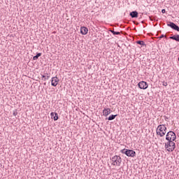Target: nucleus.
Instances as JSON below:
<instances>
[{
	"label": "nucleus",
	"instance_id": "1",
	"mask_svg": "<svg viewBox=\"0 0 179 179\" xmlns=\"http://www.w3.org/2000/svg\"><path fill=\"white\" fill-rule=\"evenodd\" d=\"M167 132V127L164 124H159L157 128V135H159L161 138H163Z\"/></svg>",
	"mask_w": 179,
	"mask_h": 179
},
{
	"label": "nucleus",
	"instance_id": "2",
	"mask_svg": "<svg viewBox=\"0 0 179 179\" xmlns=\"http://www.w3.org/2000/svg\"><path fill=\"white\" fill-rule=\"evenodd\" d=\"M120 153L126 155L128 157H135V156H136V152L134 151V150H128L126 148L121 150Z\"/></svg>",
	"mask_w": 179,
	"mask_h": 179
},
{
	"label": "nucleus",
	"instance_id": "3",
	"mask_svg": "<svg viewBox=\"0 0 179 179\" xmlns=\"http://www.w3.org/2000/svg\"><path fill=\"white\" fill-rule=\"evenodd\" d=\"M112 162H113L112 164L113 166H121V163L122 162V159L121 157L115 155L114 157H112L111 159Z\"/></svg>",
	"mask_w": 179,
	"mask_h": 179
},
{
	"label": "nucleus",
	"instance_id": "4",
	"mask_svg": "<svg viewBox=\"0 0 179 179\" xmlns=\"http://www.w3.org/2000/svg\"><path fill=\"white\" fill-rule=\"evenodd\" d=\"M177 136L173 131H169L166 135V141H176Z\"/></svg>",
	"mask_w": 179,
	"mask_h": 179
},
{
	"label": "nucleus",
	"instance_id": "5",
	"mask_svg": "<svg viewBox=\"0 0 179 179\" xmlns=\"http://www.w3.org/2000/svg\"><path fill=\"white\" fill-rule=\"evenodd\" d=\"M138 86L139 89H143V90H146L148 87H149V85H148V83L145 81H141L138 83Z\"/></svg>",
	"mask_w": 179,
	"mask_h": 179
},
{
	"label": "nucleus",
	"instance_id": "6",
	"mask_svg": "<svg viewBox=\"0 0 179 179\" xmlns=\"http://www.w3.org/2000/svg\"><path fill=\"white\" fill-rule=\"evenodd\" d=\"M58 82H59V78L58 77H52L51 80V85L54 87H56L57 85H58Z\"/></svg>",
	"mask_w": 179,
	"mask_h": 179
},
{
	"label": "nucleus",
	"instance_id": "7",
	"mask_svg": "<svg viewBox=\"0 0 179 179\" xmlns=\"http://www.w3.org/2000/svg\"><path fill=\"white\" fill-rule=\"evenodd\" d=\"M176 149V143H174V141H169V148L167 149L168 152H173Z\"/></svg>",
	"mask_w": 179,
	"mask_h": 179
},
{
	"label": "nucleus",
	"instance_id": "8",
	"mask_svg": "<svg viewBox=\"0 0 179 179\" xmlns=\"http://www.w3.org/2000/svg\"><path fill=\"white\" fill-rule=\"evenodd\" d=\"M102 113L104 117H108V115L111 114V109L110 108H104Z\"/></svg>",
	"mask_w": 179,
	"mask_h": 179
},
{
	"label": "nucleus",
	"instance_id": "9",
	"mask_svg": "<svg viewBox=\"0 0 179 179\" xmlns=\"http://www.w3.org/2000/svg\"><path fill=\"white\" fill-rule=\"evenodd\" d=\"M50 116H51L52 120H54V121H58V119L59 118L58 117V113H54V112H52L50 113Z\"/></svg>",
	"mask_w": 179,
	"mask_h": 179
},
{
	"label": "nucleus",
	"instance_id": "10",
	"mask_svg": "<svg viewBox=\"0 0 179 179\" xmlns=\"http://www.w3.org/2000/svg\"><path fill=\"white\" fill-rule=\"evenodd\" d=\"M89 31V29L86 27H81L80 28V33L83 36L86 35V34Z\"/></svg>",
	"mask_w": 179,
	"mask_h": 179
},
{
	"label": "nucleus",
	"instance_id": "11",
	"mask_svg": "<svg viewBox=\"0 0 179 179\" xmlns=\"http://www.w3.org/2000/svg\"><path fill=\"white\" fill-rule=\"evenodd\" d=\"M129 16H131V17H132V18L138 17V11L134 10V11L130 12Z\"/></svg>",
	"mask_w": 179,
	"mask_h": 179
},
{
	"label": "nucleus",
	"instance_id": "12",
	"mask_svg": "<svg viewBox=\"0 0 179 179\" xmlns=\"http://www.w3.org/2000/svg\"><path fill=\"white\" fill-rule=\"evenodd\" d=\"M117 115H110L108 118H106V120H108V121H113V120H115V117Z\"/></svg>",
	"mask_w": 179,
	"mask_h": 179
},
{
	"label": "nucleus",
	"instance_id": "13",
	"mask_svg": "<svg viewBox=\"0 0 179 179\" xmlns=\"http://www.w3.org/2000/svg\"><path fill=\"white\" fill-rule=\"evenodd\" d=\"M136 44H139V45H142L143 47H146V43L143 41H137Z\"/></svg>",
	"mask_w": 179,
	"mask_h": 179
},
{
	"label": "nucleus",
	"instance_id": "14",
	"mask_svg": "<svg viewBox=\"0 0 179 179\" xmlns=\"http://www.w3.org/2000/svg\"><path fill=\"white\" fill-rule=\"evenodd\" d=\"M39 57H41V53H36V55L34 56L33 57L34 61H36V59H38Z\"/></svg>",
	"mask_w": 179,
	"mask_h": 179
},
{
	"label": "nucleus",
	"instance_id": "15",
	"mask_svg": "<svg viewBox=\"0 0 179 179\" xmlns=\"http://www.w3.org/2000/svg\"><path fill=\"white\" fill-rule=\"evenodd\" d=\"M46 75H48V73H46ZM48 79H50V76H45V75H43L42 76V80H48Z\"/></svg>",
	"mask_w": 179,
	"mask_h": 179
},
{
	"label": "nucleus",
	"instance_id": "16",
	"mask_svg": "<svg viewBox=\"0 0 179 179\" xmlns=\"http://www.w3.org/2000/svg\"><path fill=\"white\" fill-rule=\"evenodd\" d=\"M169 148H170V141L165 143V148L169 149Z\"/></svg>",
	"mask_w": 179,
	"mask_h": 179
},
{
	"label": "nucleus",
	"instance_id": "17",
	"mask_svg": "<svg viewBox=\"0 0 179 179\" xmlns=\"http://www.w3.org/2000/svg\"><path fill=\"white\" fill-rule=\"evenodd\" d=\"M120 31H115V32H113V35H114V36H115V35L118 36V35H120Z\"/></svg>",
	"mask_w": 179,
	"mask_h": 179
},
{
	"label": "nucleus",
	"instance_id": "18",
	"mask_svg": "<svg viewBox=\"0 0 179 179\" xmlns=\"http://www.w3.org/2000/svg\"><path fill=\"white\" fill-rule=\"evenodd\" d=\"M150 20H151V22H153V20H155V17L153 16H150Z\"/></svg>",
	"mask_w": 179,
	"mask_h": 179
},
{
	"label": "nucleus",
	"instance_id": "19",
	"mask_svg": "<svg viewBox=\"0 0 179 179\" xmlns=\"http://www.w3.org/2000/svg\"><path fill=\"white\" fill-rule=\"evenodd\" d=\"M164 37H166V35L162 34L160 36H159L158 38L162 39V38H164Z\"/></svg>",
	"mask_w": 179,
	"mask_h": 179
},
{
	"label": "nucleus",
	"instance_id": "20",
	"mask_svg": "<svg viewBox=\"0 0 179 179\" xmlns=\"http://www.w3.org/2000/svg\"><path fill=\"white\" fill-rule=\"evenodd\" d=\"M13 115L16 117V115H17V111H14L13 113Z\"/></svg>",
	"mask_w": 179,
	"mask_h": 179
},
{
	"label": "nucleus",
	"instance_id": "21",
	"mask_svg": "<svg viewBox=\"0 0 179 179\" xmlns=\"http://www.w3.org/2000/svg\"><path fill=\"white\" fill-rule=\"evenodd\" d=\"M162 85H163V86L166 87V86H167L168 84H167V82L164 81Z\"/></svg>",
	"mask_w": 179,
	"mask_h": 179
},
{
	"label": "nucleus",
	"instance_id": "22",
	"mask_svg": "<svg viewBox=\"0 0 179 179\" xmlns=\"http://www.w3.org/2000/svg\"><path fill=\"white\" fill-rule=\"evenodd\" d=\"M109 31H110V33H112L113 34H114L115 31L114 29H110Z\"/></svg>",
	"mask_w": 179,
	"mask_h": 179
},
{
	"label": "nucleus",
	"instance_id": "23",
	"mask_svg": "<svg viewBox=\"0 0 179 179\" xmlns=\"http://www.w3.org/2000/svg\"><path fill=\"white\" fill-rule=\"evenodd\" d=\"M162 13H166V9H162Z\"/></svg>",
	"mask_w": 179,
	"mask_h": 179
},
{
	"label": "nucleus",
	"instance_id": "24",
	"mask_svg": "<svg viewBox=\"0 0 179 179\" xmlns=\"http://www.w3.org/2000/svg\"><path fill=\"white\" fill-rule=\"evenodd\" d=\"M134 24H139V22H137L136 21H134Z\"/></svg>",
	"mask_w": 179,
	"mask_h": 179
},
{
	"label": "nucleus",
	"instance_id": "25",
	"mask_svg": "<svg viewBox=\"0 0 179 179\" xmlns=\"http://www.w3.org/2000/svg\"><path fill=\"white\" fill-rule=\"evenodd\" d=\"M158 33H162V31H159Z\"/></svg>",
	"mask_w": 179,
	"mask_h": 179
},
{
	"label": "nucleus",
	"instance_id": "26",
	"mask_svg": "<svg viewBox=\"0 0 179 179\" xmlns=\"http://www.w3.org/2000/svg\"><path fill=\"white\" fill-rule=\"evenodd\" d=\"M44 85H47V83H45Z\"/></svg>",
	"mask_w": 179,
	"mask_h": 179
},
{
	"label": "nucleus",
	"instance_id": "27",
	"mask_svg": "<svg viewBox=\"0 0 179 179\" xmlns=\"http://www.w3.org/2000/svg\"><path fill=\"white\" fill-rule=\"evenodd\" d=\"M121 33H124V32L121 31Z\"/></svg>",
	"mask_w": 179,
	"mask_h": 179
}]
</instances>
